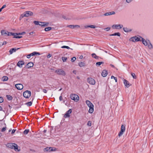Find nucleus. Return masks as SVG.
<instances>
[{"label": "nucleus", "instance_id": "1", "mask_svg": "<svg viewBox=\"0 0 153 153\" xmlns=\"http://www.w3.org/2000/svg\"><path fill=\"white\" fill-rule=\"evenodd\" d=\"M86 103L89 108L88 112L90 113H92L94 110V105L89 100H87L86 101Z\"/></svg>", "mask_w": 153, "mask_h": 153}, {"label": "nucleus", "instance_id": "2", "mask_svg": "<svg viewBox=\"0 0 153 153\" xmlns=\"http://www.w3.org/2000/svg\"><path fill=\"white\" fill-rule=\"evenodd\" d=\"M7 147L12 149H14L15 151L17 150L19 151V150H18V146L17 144L15 143H8L7 145Z\"/></svg>", "mask_w": 153, "mask_h": 153}, {"label": "nucleus", "instance_id": "3", "mask_svg": "<svg viewBox=\"0 0 153 153\" xmlns=\"http://www.w3.org/2000/svg\"><path fill=\"white\" fill-rule=\"evenodd\" d=\"M71 99L74 100V101L77 102L79 100V96L75 94H71L70 96Z\"/></svg>", "mask_w": 153, "mask_h": 153}, {"label": "nucleus", "instance_id": "4", "mask_svg": "<svg viewBox=\"0 0 153 153\" xmlns=\"http://www.w3.org/2000/svg\"><path fill=\"white\" fill-rule=\"evenodd\" d=\"M55 72L57 74L62 75L65 76L66 75V73L62 69H58L55 70Z\"/></svg>", "mask_w": 153, "mask_h": 153}, {"label": "nucleus", "instance_id": "5", "mask_svg": "<svg viewBox=\"0 0 153 153\" xmlns=\"http://www.w3.org/2000/svg\"><path fill=\"white\" fill-rule=\"evenodd\" d=\"M31 92L30 91L27 90L24 92L23 95L24 97L26 98H28L31 96Z\"/></svg>", "mask_w": 153, "mask_h": 153}, {"label": "nucleus", "instance_id": "6", "mask_svg": "<svg viewBox=\"0 0 153 153\" xmlns=\"http://www.w3.org/2000/svg\"><path fill=\"white\" fill-rule=\"evenodd\" d=\"M125 130V127L124 125H122L121 126V130L120 132L118 134V136L120 137L121 136Z\"/></svg>", "mask_w": 153, "mask_h": 153}, {"label": "nucleus", "instance_id": "7", "mask_svg": "<svg viewBox=\"0 0 153 153\" xmlns=\"http://www.w3.org/2000/svg\"><path fill=\"white\" fill-rule=\"evenodd\" d=\"M87 81L90 84L94 85L95 84V80L92 78H88L87 79Z\"/></svg>", "mask_w": 153, "mask_h": 153}, {"label": "nucleus", "instance_id": "8", "mask_svg": "<svg viewBox=\"0 0 153 153\" xmlns=\"http://www.w3.org/2000/svg\"><path fill=\"white\" fill-rule=\"evenodd\" d=\"M123 26L122 25H114L112 26V27L113 29H121Z\"/></svg>", "mask_w": 153, "mask_h": 153}, {"label": "nucleus", "instance_id": "9", "mask_svg": "<svg viewBox=\"0 0 153 153\" xmlns=\"http://www.w3.org/2000/svg\"><path fill=\"white\" fill-rule=\"evenodd\" d=\"M40 54V53L39 52H33L32 53L27 55V58L29 59L30 58L31 56H34L35 55H39Z\"/></svg>", "mask_w": 153, "mask_h": 153}, {"label": "nucleus", "instance_id": "10", "mask_svg": "<svg viewBox=\"0 0 153 153\" xmlns=\"http://www.w3.org/2000/svg\"><path fill=\"white\" fill-rule=\"evenodd\" d=\"M56 150L55 149L51 147H47L44 149V151L45 152H52Z\"/></svg>", "mask_w": 153, "mask_h": 153}, {"label": "nucleus", "instance_id": "11", "mask_svg": "<svg viewBox=\"0 0 153 153\" xmlns=\"http://www.w3.org/2000/svg\"><path fill=\"white\" fill-rule=\"evenodd\" d=\"M72 109H70L68 111H67L65 114L64 117L65 118L69 117H70V114L72 112Z\"/></svg>", "mask_w": 153, "mask_h": 153}, {"label": "nucleus", "instance_id": "12", "mask_svg": "<svg viewBox=\"0 0 153 153\" xmlns=\"http://www.w3.org/2000/svg\"><path fill=\"white\" fill-rule=\"evenodd\" d=\"M25 13V16L26 17L32 16L33 15V13L30 11H26L24 12Z\"/></svg>", "mask_w": 153, "mask_h": 153}, {"label": "nucleus", "instance_id": "13", "mask_svg": "<svg viewBox=\"0 0 153 153\" xmlns=\"http://www.w3.org/2000/svg\"><path fill=\"white\" fill-rule=\"evenodd\" d=\"M15 87L18 90H22L23 88V85L21 84H17L15 85Z\"/></svg>", "mask_w": 153, "mask_h": 153}, {"label": "nucleus", "instance_id": "14", "mask_svg": "<svg viewBox=\"0 0 153 153\" xmlns=\"http://www.w3.org/2000/svg\"><path fill=\"white\" fill-rule=\"evenodd\" d=\"M24 64V62L23 61H19L17 64V66L19 68H21L23 65Z\"/></svg>", "mask_w": 153, "mask_h": 153}, {"label": "nucleus", "instance_id": "15", "mask_svg": "<svg viewBox=\"0 0 153 153\" xmlns=\"http://www.w3.org/2000/svg\"><path fill=\"white\" fill-rule=\"evenodd\" d=\"M33 63L32 62H29L27 64L25 67L27 68H29L31 67H33Z\"/></svg>", "mask_w": 153, "mask_h": 153}, {"label": "nucleus", "instance_id": "16", "mask_svg": "<svg viewBox=\"0 0 153 153\" xmlns=\"http://www.w3.org/2000/svg\"><path fill=\"white\" fill-rule=\"evenodd\" d=\"M19 48H18L17 49H16V48H12L9 51V53L10 54H11L13 52H15L17 50L19 49Z\"/></svg>", "mask_w": 153, "mask_h": 153}, {"label": "nucleus", "instance_id": "17", "mask_svg": "<svg viewBox=\"0 0 153 153\" xmlns=\"http://www.w3.org/2000/svg\"><path fill=\"white\" fill-rule=\"evenodd\" d=\"M40 23L41 24V25H40L44 27L48 26L49 24V22H40Z\"/></svg>", "mask_w": 153, "mask_h": 153}, {"label": "nucleus", "instance_id": "18", "mask_svg": "<svg viewBox=\"0 0 153 153\" xmlns=\"http://www.w3.org/2000/svg\"><path fill=\"white\" fill-rule=\"evenodd\" d=\"M107 74V71L106 70H103L101 73L102 76L103 77L106 76Z\"/></svg>", "mask_w": 153, "mask_h": 153}, {"label": "nucleus", "instance_id": "19", "mask_svg": "<svg viewBox=\"0 0 153 153\" xmlns=\"http://www.w3.org/2000/svg\"><path fill=\"white\" fill-rule=\"evenodd\" d=\"M140 37L141 39V41H142L143 44L145 46L148 45V43H149V42H148L146 40H145V39L142 37Z\"/></svg>", "mask_w": 153, "mask_h": 153}, {"label": "nucleus", "instance_id": "20", "mask_svg": "<svg viewBox=\"0 0 153 153\" xmlns=\"http://www.w3.org/2000/svg\"><path fill=\"white\" fill-rule=\"evenodd\" d=\"M124 83L126 87L128 88L129 87L130 85L129 82L125 79L124 80Z\"/></svg>", "mask_w": 153, "mask_h": 153}, {"label": "nucleus", "instance_id": "21", "mask_svg": "<svg viewBox=\"0 0 153 153\" xmlns=\"http://www.w3.org/2000/svg\"><path fill=\"white\" fill-rule=\"evenodd\" d=\"M91 56L93 58H94L96 59H99V58L102 59L100 57L97 56L96 55V54L94 53H92L91 54Z\"/></svg>", "mask_w": 153, "mask_h": 153}, {"label": "nucleus", "instance_id": "22", "mask_svg": "<svg viewBox=\"0 0 153 153\" xmlns=\"http://www.w3.org/2000/svg\"><path fill=\"white\" fill-rule=\"evenodd\" d=\"M109 35L110 36H120V33L119 32L115 33L113 34H110Z\"/></svg>", "mask_w": 153, "mask_h": 153}, {"label": "nucleus", "instance_id": "23", "mask_svg": "<svg viewBox=\"0 0 153 153\" xmlns=\"http://www.w3.org/2000/svg\"><path fill=\"white\" fill-rule=\"evenodd\" d=\"M8 77L7 76H4L1 79L2 81H6L8 80Z\"/></svg>", "mask_w": 153, "mask_h": 153}, {"label": "nucleus", "instance_id": "24", "mask_svg": "<svg viewBox=\"0 0 153 153\" xmlns=\"http://www.w3.org/2000/svg\"><path fill=\"white\" fill-rule=\"evenodd\" d=\"M124 31L126 32H129L131 31V29H129L127 28V27H124L123 28Z\"/></svg>", "mask_w": 153, "mask_h": 153}, {"label": "nucleus", "instance_id": "25", "mask_svg": "<svg viewBox=\"0 0 153 153\" xmlns=\"http://www.w3.org/2000/svg\"><path fill=\"white\" fill-rule=\"evenodd\" d=\"M80 67L85 66V63L82 62H81L78 63Z\"/></svg>", "mask_w": 153, "mask_h": 153}, {"label": "nucleus", "instance_id": "26", "mask_svg": "<svg viewBox=\"0 0 153 153\" xmlns=\"http://www.w3.org/2000/svg\"><path fill=\"white\" fill-rule=\"evenodd\" d=\"M7 35L8 36H10L11 35L13 36H15V33H13L12 32H8V31H7Z\"/></svg>", "mask_w": 153, "mask_h": 153}, {"label": "nucleus", "instance_id": "27", "mask_svg": "<svg viewBox=\"0 0 153 153\" xmlns=\"http://www.w3.org/2000/svg\"><path fill=\"white\" fill-rule=\"evenodd\" d=\"M6 97L7 100H11L13 99V97L10 95H7Z\"/></svg>", "mask_w": 153, "mask_h": 153}, {"label": "nucleus", "instance_id": "28", "mask_svg": "<svg viewBox=\"0 0 153 153\" xmlns=\"http://www.w3.org/2000/svg\"><path fill=\"white\" fill-rule=\"evenodd\" d=\"M1 34L2 35H6L7 34V31L5 30H2L1 31Z\"/></svg>", "mask_w": 153, "mask_h": 153}, {"label": "nucleus", "instance_id": "29", "mask_svg": "<svg viewBox=\"0 0 153 153\" xmlns=\"http://www.w3.org/2000/svg\"><path fill=\"white\" fill-rule=\"evenodd\" d=\"M104 63V62H97L96 64V65L97 66H99L100 65Z\"/></svg>", "mask_w": 153, "mask_h": 153}, {"label": "nucleus", "instance_id": "30", "mask_svg": "<svg viewBox=\"0 0 153 153\" xmlns=\"http://www.w3.org/2000/svg\"><path fill=\"white\" fill-rule=\"evenodd\" d=\"M95 26L94 25H89L85 26V27L86 28H87L88 27H91V28H95Z\"/></svg>", "mask_w": 153, "mask_h": 153}, {"label": "nucleus", "instance_id": "31", "mask_svg": "<svg viewBox=\"0 0 153 153\" xmlns=\"http://www.w3.org/2000/svg\"><path fill=\"white\" fill-rule=\"evenodd\" d=\"M148 41L149 42V43H148V46L149 48L150 49H152L153 47L152 44L150 42L149 40H148Z\"/></svg>", "mask_w": 153, "mask_h": 153}, {"label": "nucleus", "instance_id": "32", "mask_svg": "<svg viewBox=\"0 0 153 153\" xmlns=\"http://www.w3.org/2000/svg\"><path fill=\"white\" fill-rule=\"evenodd\" d=\"M130 40L131 41L133 42H136V38H135V36L131 38Z\"/></svg>", "mask_w": 153, "mask_h": 153}, {"label": "nucleus", "instance_id": "33", "mask_svg": "<svg viewBox=\"0 0 153 153\" xmlns=\"http://www.w3.org/2000/svg\"><path fill=\"white\" fill-rule=\"evenodd\" d=\"M52 29V28L51 27H48L45 28V30L46 31H48Z\"/></svg>", "mask_w": 153, "mask_h": 153}, {"label": "nucleus", "instance_id": "34", "mask_svg": "<svg viewBox=\"0 0 153 153\" xmlns=\"http://www.w3.org/2000/svg\"><path fill=\"white\" fill-rule=\"evenodd\" d=\"M32 103V102L30 101L26 103L25 104L26 105L28 106H30L31 105Z\"/></svg>", "mask_w": 153, "mask_h": 153}, {"label": "nucleus", "instance_id": "35", "mask_svg": "<svg viewBox=\"0 0 153 153\" xmlns=\"http://www.w3.org/2000/svg\"><path fill=\"white\" fill-rule=\"evenodd\" d=\"M33 23L35 25H41V24H39V23H40V22H39L38 21H34L33 22Z\"/></svg>", "mask_w": 153, "mask_h": 153}, {"label": "nucleus", "instance_id": "36", "mask_svg": "<svg viewBox=\"0 0 153 153\" xmlns=\"http://www.w3.org/2000/svg\"><path fill=\"white\" fill-rule=\"evenodd\" d=\"M29 132V130L26 129H25L23 132V133L25 134H27Z\"/></svg>", "mask_w": 153, "mask_h": 153}, {"label": "nucleus", "instance_id": "37", "mask_svg": "<svg viewBox=\"0 0 153 153\" xmlns=\"http://www.w3.org/2000/svg\"><path fill=\"white\" fill-rule=\"evenodd\" d=\"M135 38H136V42L141 41V40L140 39L141 38H139L137 36H135Z\"/></svg>", "mask_w": 153, "mask_h": 153}, {"label": "nucleus", "instance_id": "38", "mask_svg": "<svg viewBox=\"0 0 153 153\" xmlns=\"http://www.w3.org/2000/svg\"><path fill=\"white\" fill-rule=\"evenodd\" d=\"M67 57H62V59L63 62H65L67 60Z\"/></svg>", "mask_w": 153, "mask_h": 153}, {"label": "nucleus", "instance_id": "39", "mask_svg": "<svg viewBox=\"0 0 153 153\" xmlns=\"http://www.w3.org/2000/svg\"><path fill=\"white\" fill-rule=\"evenodd\" d=\"M25 13H24L23 14H22L21 15L19 19L21 20L22 18H23L24 17H26V16H25Z\"/></svg>", "mask_w": 153, "mask_h": 153}, {"label": "nucleus", "instance_id": "40", "mask_svg": "<svg viewBox=\"0 0 153 153\" xmlns=\"http://www.w3.org/2000/svg\"><path fill=\"white\" fill-rule=\"evenodd\" d=\"M131 74L133 78L136 79L137 78V76L134 73H132Z\"/></svg>", "mask_w": 153, "mask_h": 153}, {"label": "nucleus", "instance_id": "41", "mask_svg": "<svg viewBox=\"0 0 153 153\" xmlns=\"http://www.w3.org/2000/svg\"><path fill=\"white\" fill-rule=\"evenodd\" d=\"M111 79H114L115 81V82H117V79L116 77H115L113 76H112L111 77Z\"/></svg>", "mask_w": 153, "mask_h": 153}, {"label": "nucleus", "instance_id": "42", "mask_svg": "<svg viewBox=\"0 0 153 153\" xmlns=\"http://www.w3.org/2000/svg\"><path fill=\"white\" fill-rule=\"evenodd\" d=\"M76 60V58L75 57H74L71 58V61L72 62H74Z\"/></svg>", "mask_w": 153, "mask_h": 153}, {"label": "nucleus", "instance_id": "43", "mask_svg": "<svg viewBox=\"0 0 153 153\" xmlns=\"http://www.w3.org/2000/svg\"><path fill=\"white\" fill-rule=\"evenodd\" d=\"M91 122L90 121H89L88 122L87 124V125L88 126H91Z\"/></svg>", "mask_w": 153, "mask_h": 153}, {"label": "nucleus", "instance_id": "44", "mask_svg": "<svg viewBox=\"0 0 153 153\" xmlns=\"http://www.w3.org/2000/svg\"><path fill=\"white\" fill-rule=\"evenodd\" d=\"M61 48H67V49H70V48L68 46H62L61 47Z\"/></svg>", "mask_w": 153, "mask_h": 153}, {"label": "nucleus", "instance_id": "45", "mask_svg": "<svg viewBox=\"0 0 153 153\" xmlns=\"http://www.w3.org/2000/svg\"><path fill=\"white\" fill-rule=\"evenodd\" d=\"M6 127H4L2 128L1 131L2 132H4L6 130Z\"/></svg>", "mask_w": 153, "mask_h": 153}, {"label": "nucleus", "instance_id": "46", "mask_svg": "<svg viewBox=\"0 0 153 153\" xmlns=\"http://www.w3.org/2000/svg\"><path fill=\"white\" fill-rule=\"evenodd\" d=\"M22 37V36H16L15 35V36L13 38H21Z\"/></svg>", "mask_w": 153, "mask_h": 153}, {"label": "nucleus", "instance_id": "47", "mask_svg": "<svg viewBox=\"0 0 153 153\" xmlns=\"http://www.w3.org/2000/svg\"><path fill=\"white\" fill-rule=\"evenodd\" d=\"M68 27L71 28H74V25H69L67 26Z\"/></svg>", "mask_w": 153, "mask_h": 153}, {"label": "nucleus", "instance_id": "48", "mask_svg": "<svg viewBox=\"0 0 153 153\" xmlns=\"http://www.w3.org/2000/svg\"><path fill=\"white\" fill-rule=\"evenodd\" d=\"M4 100L3 98L2 97H0V103L3 102Z\"/></svg>", "mask_w": 153, "mask_h": 153}, {"label": "nucleus", "instance_id": "49", "mask_svg": "<svg viewBox=\"0 0 153 153\" xmlns=\"http://www.w3.org/2000/svg\"><path fill=\"white\" fill-rule=\"evenodd\" d=\"M111 29L110 27H108L104 29L106 31H108Z\"/></svg>", "mask_w": 153, "mask_h": 153}, {"label": "nucleus", "instance_id": "50", "mask_svg": "<svg viewBox=\"0 0 153 153\" xmlns=\"http://www.w3.org/2000/svg\"><path fill=\"white\" fill-rule=\"evenodd\" d=\"M104 15L105 16H106L110 15V14L109 13V12H108V13H105L104 14Z\"/></svg>", "mask_w": 153, "mask_h": 153}, {"label": "nucleus", "instance_id": "51", "mask_svg": "<svg viewBox=\"0 0 153 153\" xmlns=\"http://www.w3.org/2000/svg\"><path fill=\"white\" fill-rule=\"evenodd\" d=\"M62 18L64 19H65L66 20H69L70 19L68 18H67L65 16H62Z\"/></svg>", "mask_w": 153, "mask_h": 153}, {"label": "nucleus", "instance_id": "52", "mask_svg": "<svg viewBox=\"0 0 153 153\" xmlns=\"http://www.w3.org/2000/svg\"><path fill=\"white\" fill-rule=\"evenodd\" d=\"M74 28H79L80 27V26L79 25H74Z\"/></svg>", "mask_w": 153, "mask_h": 153}, {"label": "nucleus", "instance_id": "53", "mask_svg": "<svg viewBox=\"0 0 153 153\" xmlns=\"http://www.w3.org/2000/svg\"><path fill=\"white\" fill-rule=\"evenodd\" d=\"M16 131V129H13L12 130V131L11 132V134H14L15 133V132Z\"/></svg>", "mask_w": 153, "mask_h": 153}, {"label": "nucleus", "instance_id": "54", "mask_svg": "<svg viewBox=\"0 0 153 153\" xmlns=\"http://www.w3.org/2000/svg\"><path fill=\"white\" fill-rule=\"evenodd\" d=\"M109 13L110 14V15H112V14H115V12L114 11H112V12H109Z\"/></svg>", "mask_w": 153, "mask_h": 153}, {"label": "nucleus", "instance_id": "55", "mask_svg": "<svg viewBox=\"0 0 153 153\" xmlns=\"http://www.w3.org/2000/svg\"><path fill=\"white\" fill-rule=\"evenodd\" d=\"M59 100L61 101L62 100V97L61 96H60L59 97Z\"/></svg>", "mask_w": 153, "mask_h": 153}, {"label": "nucleus", "instance_id": "56", "mask_svg": "<svg viewBox=\"0 0 153 153\" xmlns=\"http://www.w3.org/2000/svg\"><path fill=\"white\" fill-rule=\"evenodd\" d=\"M133 0H126V1L127 3H129Z\"/></svg>", "mask_w": 153, "mask_h": 153}, {"label": "nucleus", "instance_id": "57", "mask_svg": "<svg viewBox=\"0 0 153 153\" xmlns=\"http://www.w3.org/2000/svg\"><path fill=\"white\" fill-rule=\"evenodd\" d=\"M6 7V5H3L2 7L1 8L2 10L4 8Z\"/></svg>", "mask_w": 153, "mask_h": 153}, {"label": "nucleus", "instance_id": "58", "mask_svg": "<svg viewBox=\"0 0 153 153\" xmlns=\"http://www.w3.org/2000/svg\"><path fill=\"white\" fill-rule=\"evenodd\" d=\"M15 35L16 36L18 35H22L21 33H15Z\"/></svg>", "mask_w": 153, "mask_h": 153}, {"label": "nucleus", "instance_id": "59", "mask_svg": "<svg viewBox=\"0 0 153 153\" xmlns=\"http://www.w3.org/2000/svg\"><path fill=\"white\" fill-rule=\"evenodd\" d=\"M51 54H49L47 56V57L48 58H49L51 56Z\"/></svg>", "mask_w": 153, "mask_h": 153}, {"label": "nucleus", "instance_id": "60", "mask_svg": "<svg viewBox=\"0 0 153 153\" xmlns=\"http://www.w3.org/2000/svg\"><path fill=\"white\" fill-rule=\"evenodd\" d=\"M6 44H7L6 42H5V41L4 42L2 43V45H6Z\"/></svg>", "mask_w": 153, "mask_h": 153}, {"label": "nucleus", "instance_id": "61", "mask_svg": "<svg viewBox=\"0 0 153 153\" xmlns=\"http://www.w3.org/2000/svg\"><path fill=\"white\" fill-rule=\"evenodd\" d=\"M43 92L45 93H46L47 92V90L45 89H43Z\"/></svg>", "mask_w": 153, "mask_h": 153}, {"label": "nucleus", "instance_id": "62", "mask_svg": "<svg viewBox=\"0 0 153 153\" xmlns=\"http://www.w3.org/2000/svg\"><path fill=\"white\" fill-rule=\"evenodd\" d=\"M34 33L33 32H31L29 33V34L30 35H32Z\"/></svg>", "mask_w": 153, "mask_h": 153}, {"label": "nucleus", "instance_id": "63", "mask_svg": "<svg viewBox=\"0 0 153 153\" xmlns=\"http://www.w3.org/2000/svg\"><path fill=\"white\" fill-rule=\"evenodd\" d=\"M73 73H74V74H76V71H75V70L73 71Z\"/></svg>", "mask_w": 153, "mask_h": 153}, {"label": "nucleus", "instance_id": "64", "mask_svg": "<svg viewBox=\"0 0 153 153\" xmlns=\"http://www.w3.org/2000/svg\"><path fill=\"white\" fill-rule=\"evenodd\" d=\"M3 110V108H2L0 106V111H2Z\"/></svg>", "mask_w": 153, "mask_h": 153}]
</instances>
